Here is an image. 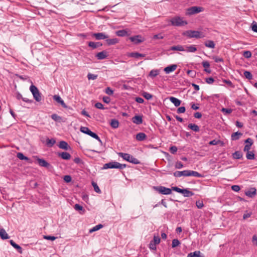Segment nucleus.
<instances>
[{"instance_id": "a18cd8bd", "label": "nucleus", "mask_w": 257, "mask_h": 257, "mask_svg": "<svg viewBox=\"0 0 257 257\" xmlns=\"http://www.w3.org/2000/svg\"><path fill=\"white\" fill-rule=\"evenodd\" d=\"M221 112H222L224 114H230L232 112V110L230 108H222L221 110Z\"/></svg>"}, {"instance_id": "e433bc0d", "label": "nucleus", "mask_w": 257, "mask_h": 257, "mask_svg": "<svg viewBox=\"0 0 257 257\" xmlns=\"http://www.w3.org/2000/svg\"><path fill=\"white\" fill-rule=\"evenodd\" d=\"M246 157L248 160H253L254 159V154L252 151L246 152Z\"/></svg>"}, {"instance_id": "aec40b11", "label": "nucleus", "mask_w": 257, "mask_h": 257, "mask_svg": "<svg viewBox=\"0 0 257 257\" xmlns=\"http://www.w3.org/2000/svg\"><path fill=\"white\" fill-rule=\"evenodd\" d=\"M169 100L176 107L179 106L181 102V100L174 97H170Z\"/></svg>"}, {"instance_id": "5fc2aeb1", "label": "nucleus", "mask_w": 257, "mask_h": 257, "mask_svg": "<svg viewBox=\"0 0 257 257\" xmlns=\"http://www.w3.org/2000/svg\"><path fill=\"white\" fill-rule=\"evenodd\" d=\"M63 179L66 183H69L72 180L71 177L70 175L64 176Z\"/></svg>"}, {"instance_id": "bf43d9fd", "label": "nucleus", "mask_w": 257, "mask_h": 257, "mask_svg": "<svg viewBox=\"0 0 257 257\" xmlns=\"http://www.w3.org/2000/svg\"><path fill=\"white\" fill-rule=\"evenodd\" d=\"M231 189L235 192H238L240 190V188L238 185H234L231 186Z\"/></svg>"}, {"instance_id": "393cba45", "label": "nucleus", "mask_w": 257, "mask_h": 257, "mask_svg": "<svg viewBox=\"0 0 257 257\" xmlns=\"http://www.w3.org/2000/svg\"><path fill=\"white\" fill-rule=\"evenodd\" d=\"M59 147L65 150H68L70 148L67 143L63 141H62L59 143Z\"/></svg>"}, {"instance_id": "c85d7f7f", "label": "nucleus", "mask_w": 257, "mask_h": 257, "mask_svg": "<svg viewBox=\"0 0 257 257\" xmlns=\"http://www.w3.org/2000/svg\"><path fill=\"white\" fill-rule=\"evenodd\" d=\"M182 195L186 197H189L194 195V193L192 191H189L188 189H184Z\"/></svg>"}, {"instance_id": "7c9ffc66", "label": "nucleus", "mask_w": 257, "mask_h": 257, "mask_svg": "<svg viewBox=\"0 0 257 257\" xmlns=\"http://www.w3.org/2000/svg\"><path fill=\"white\" fill-rule=\"evenodd\" d=\"M107 44L108 45H114L118 43L119 41L117 38L108 39L106 40Z\"/></svg>"}, {"instance_id": "7ed1b4c3", "label": "nucleus", "mask_w": 257, "mask_h": 257, "mask_svg": "<svg viewBox=\"0 0 257 257\" xmlns=\"http://www.w3.org/2000/svg\"><path fill=\"white\" fill-rule=\"evenodd\" d=\"M118 155L119 157L123 158V160L132 163L134 164L137 165L140 164V162L137 159L134 157L133 156L127 154V153H118Z\"/></svg>"}, {"instance_id": "f257e3e1", "label": "nucleus", "mask_w": 257, "mask_h": 257, "mask_svg": "<svg viewBox=\"0 0 257 257\" xmlns=\"http://www.w3.org/2000/svg\"><path fill=\"white\" fill-rule=\"evenodd\" d=\"M173 175L175 177H180L181 176L188 177L194 176L196 177H203V175L194 171L186 170L182 171H176L173 173Z\"/></svg>"}, {"instance_id": "5701e85b", "label": "nucleus", "mask_w": 257, "mask_h": 257, "mask_svg": "<svg viewBox=\"0 0 257 257\" xmlns=\"http://www.w3.org/2000/svg\"><path fill=\"white\" fill-rule=\"evenodd\" d=\"M10 244L16 249H17L18 251L22 253L23 252V250L22 247L18 244H17L16 243H15L13 240H11L10 241Z\"/></svg>"}, {"instance_id": "680f3d73", "label": "nucleus", "mask_w": 257, "mask_h": 257, "mask_svg": "<svg viewBox=\"0 0 257 257\" xmlns=\"http://www.w3.org/2000/svg\"><path fill=\"white\" fill-rule=\"evenodd\" d=\"M74 208L77 211H82L83 210V207L78 204H76L74 205Z\"/></svg>"}, {"instance_id": "412c9836", "label": "nucleus", "mask_w": 257, "mask_h": 257, "mask_svg": "<svg viewBox=\"0 0 257 257\" xmlns=\"http://www.w3.org/2000/svg\"><path fill=\"white\" fill-rule=\"evenodd\" d=\"M170 50H172V51H184L185 48H184V46L178 45L172 46L170 48Z\"/></svg>"}, {"instance_id": "b1692460", "label": "nucleus", "mask_w": 257, "mask_h": 257, "mask_svg": "<svg viewBox=\"0 0 257 257\" xmlns=\"http://www.w3.org/2000/svg\"><path fill=\"white\" fill-rule=\"evenodd\" d=\"M147 138L146 135L144 133H139L136 135V139L139 141H143Z\"/></svg>"}, {"instance_id": "6ab92c4d", "label": "nucleus", "mask_w": 257, "mask_h": 257, "mask_svg": "<svg viewBox=\"0 0 257 257\" xmlns=\"http://www.w3.org/2000/svg\"><path fill=\"white\" fill-rule=\"evenodd\" d=\"M58 156L62 159L66 160H69L71 158L70 154L68 152H62L58 154Z\"/></svg>"}, {"instance_id": "4c0bfd02", "label": "nucleus", "mask_w": 257, "mask_h": 257, "mask_svg": "<svg viewBox=\"0 0 257 257\" xmlns=\"http://www.w3.org/2000/svg\"><path fill=\"white\" fill-rule=\"evenodd\" d=\"M200 251H195L193 252L189 253L187 257H200Z\"/></svg>"}, {"instance_id": "774afa93", "label": "nucleus", "mask_w": 257, "mask_h": 257, "mask_svg": "<svg viewBox=\"0 0 257 257\" xmlns=\"http://www.w3.org/2000/svg\"><path fill=\"white\" fill-rule=\"evenodd\" d=\"M251 29L253 32L257 33V23H253L251 26Z\"/></svg>"}, {"instance_id": "39448f33", "label": "nucleus", "mask_w": 257, "mask_h": 257, "mask_svg": "<svg viewBox=\"0 0 257 257\" xmlns=\"http://www.w3.org/2000/svg\"><path fill=\"white\" fill-rule=\"evenodd\" d=\"M80 130L82 133L91 136V137L98 140L100 143H102V141L98 135L96 134L91 132L87 127L81 126L80 128Z\"/></svg>"}, {"instance_id": "4be33fe9", "label": "nucleus", "mask_w": 257, "mask_h": 257, "mask_svg": "<svg viewBox=\"0 0 257 257\" xmlns=\"http://www.w3.org/2000/svg\"><path fill=\"white\" fill-rule=\"evenodd\" d=\"M0 236L3 239H6L10 238V236L6 232V230L3 228H0Z\"/></svg>"}, {"instance_id": "ddd939ff", "label": "nucleus", "mask_w": 257, "mask_h": 257, "mask_svg": "<svg viewBox=\"0 0 257 257\" xmlns=\"http://www.w3.org/2000/svg\"><path fill=\"white\" fill-rule=\"evenodd\" d=\"M177 67V65L176 64H173L169 65L164 68V71L166 72L167 74H169L171 72H173L175 71Z\"/></svg>"}, {"instance_id": "13d9d810", "label": "nucleus", "mask_w": 257, "mask_h": 257, "mask_svg": "<svg viewBox=\"0 0 257 257\" xmlns=\"http://www.w3.org/2000/svg\"><path fill=\"white\" fill-rule=\"evenodd\" d=\"M43 237L45 239L51 240H54L56 238V237L50 235H44Z\"/></svg>"}, {"instance_id": "338daca9", "label": "nucleus", "mask_w": 257, "mask_h": 257, "mask_svg": "<svg viewBox=\"0 0 257 257\" xmlns=\"http://www.w3.org/2000/svg\"><path fill=\"white\" fill-rule=\"evenodd\" d=\"M156 244L154 243H153V241H151L149 244V248L152 250H156Z\"/></svg>"}, {"instance_id": "4d7b16f0", "label": "nucleus", "mask_w": 257, "mask_h": 257, "mask_svg": "<svg viewBox=\"0 0 257 257\" xmlns=\"http://www.w3.org/2000/svg\"><path fill=\"white\" fill-rule=\"evenodd\" d=\"M186 108L184 106H181L177 109V112L178 113H182L185 112Z\"/></svg>"}, {"instance_id": "052dcab7", "label": "nucleus", "mask_w": 257, "mask_h": 257, "mask_svg": "<svg viewBox=\"0 0 257 257\" xmlns=\"http://www.w3.org/2000/svg\"><path fill=\"white\" fill-rule=\"evenodd\" d=\"M95 106L98 109H104L103 105L100 102H97L95 104Z\"/></svg>"}, {"instance_id": "c03bdc74", "label": "nucleus", "mask_w": 257, "mask_h": 257, "mask_svg": "<svg viewBox=\"0 0 257 257\" xmlns=\"http://www.w3.org/2000/svg\"><path fill=\"white\" fill-rule=\"evenodd\" d=\"M244 76L245 77L249 80L252 78V75L251 73L248 71H245L244 72Z\"/></svg>"}, {"instance_id": "9d476101", "label": "nucleus", "mask_w": 257, "mask_h": 257, "mask_svg": "<svg viewBox=\"0 0 257 257\" xmlns=\"http://www.w3.org/2000/svg\"><path fill=\"white\" fill-rule=\"evenodd\" d=\"M202 9L201 7H192L187 9V14L189 15L197 14L201 12Z\"/></svg>"}, {"instance_id": "69168bd1", "label": "nucleus", "mask_w": 257, "mask_h": 257, "mask_svg": "<svg viewBox=\"0 0 257 257\" xmlns=\"http://www.w3.org/2000/svg\"><path fill=\"white\" fill-rule=\"evenodd\" d=\"M252 214V213L251 212H245L243 215V219H247V218L250 217L251 215Z\"/></svg>"}, {"instance_id": "ea45409f", "label": "nucleus", "mask_w": 257, "mask_h": 257, "mask_svg": "<svg viewBox=\"0 0 257 257\" xmlns=\"http://www.w3.org/2000/svg\"><path fill=\"white\" fill-rule=\"evenodd\" d=\"M142 95L147 100H150V99H152L153 97V95L151 94H150L147 92H145V91H144L142 93Z\"/></svg>"}, {"instance_id": "473e14b6", "label": "nucleus", "mask_w": 257, "mask_h": 257, "mask_svg": "<svg viewBox=\"0 0 257 257\" xmlns=\"http://www.w3.org/2000/svg\"><path fill=\"white\" fill-rule=\"evenodd\" d=\"M88 46L90 47H92L93 49L96 48L98 47L102 46V44H100L99 42H89L88 43Z\"/></svg>"}, {"instance_id": "f8f14e48", "label": "nucleus", "mask_w": 257, "mask_h": 257, "mask_svg": "<svg viewBox=\"0 0 257 257\" xmlns=\"http://www.w3.org/2000/svg\"><path fill=\"white\" fill-rule=\"evenodd\" d=\"M38 163L40 166L44 167L47 168H49L51 166L50 164L46 161L43 159L38 158L37 159Z\"/></svg>"}, {"instance_id": "f03ea898", "label": "nucleus", "mask_w": 257, "mask_h": 257, "mask_svg": "<svg viewBox=\"0 0 257 257\" xmlns=\"http://www.w3.org/2000/svg\"><path fill=\"white\" fill-rule=\"evenodd\" d=\"M126 166L125 164H122L117 162L112 161L105 164L103 165V169H118L121 170L125 168Z\"/></svg>"}, {"instance_id": "20e7f679", "label": "nucleus", "mask_w": 257, "mask_h": 257, "mask_svg": "<svg viewBox=\"0 0 257 257\" xmlns=\"http://www.w3.org/2000/svg\"><path fill=\"white\" fill-rule=\"evenodd\" d=\"M30 90L35 100L37 102L41 101L42 100L41 94L40 93L37 87L34 85H31L30 87Z\"/></svg>"}, {"instance_id": "c756f323", "label": "nucleus", "mask_w": 257, "mask_h": 257, "mask_svg": "<svg viewBox=\"0 0 257 257\" xmlns=\"http://www.w3.org/2000/svg\"><path fill=\"white\" fill-rule=\"evenodd\" d=\"M188 127L195 132H198L200 130L199 127L194 123H189Z\"/></svg>"}, {"instance_id": "a211bd4d", "label": "nucleus", "mask_w": 257, "mask_h": 257, "mask_svg": "<svg viewBox=\"0 0 257 257\" xmlns=\"http://www.w3.org/2000/svg\"><path fill=\"white\" fill-rule=\"evenodd\" d=\"M107 52L105 51L98 53L96 56L98 60H103L107 57Z\"/></svg>"}, {"instance_id": "0eeeda50", "label": "nucleus", "mask_w": 257, "mask_h": 257, "mask_svg": "<svg viewBox=\"0 0 257 257\" xmlns=\"http://www.w3.org/2000/svg\"><path fill=\"white\" fill-rule=\"evenodd\" d=\"M156 191H157L159 193L164 194V195H169L171 194L172 193V189H170L168 188H166L164 186H159L155 187Z\"/></svg>"}, {"instance_id": "6e6d98bb", "label": "nucleus", "mask_w": 257, "mask_h": 257, "mask_svg": "<svg viewBox=\"0 0 257 257\" xmlns=\"http://www.w3.org/2000/svg\"><path fill=\"white\" fill-rule=\"evenodd\" d=\"M175 168L178 169H180L183 167V165L182 163L181 162H177L175 165Z\"/></svg>"}, {"instance_id": "3c124183", "label": "nucleus", "mask_w": 257, "mask_h": 257, "mask_svg": "<svg viewBox=\"0 0 257 257\" xmlns=\"http://www.w3.org/2000/svg\"><path fill=\"white\" fill-rule=\"evenodd\" d=\"M97 75L91 73H89L87 75V78L89 80H95L97 78Z\"/></svg>"}, {"instance_id": "e2e57ef3", "label": "nucleus", "mask_w": 257, "mask_h": 257, "mask_svg": "<svg viewBox=\"0 0 257 257\" xmlns=\"http://www.w3.org/2000/svg\"><path fill=\"white\" fill-rule=\"evenodd\" d=\"M170 151L172 154H174L177 151V148L176 146H172L170 148Z\"/></svg>"}, {"instance_id": "58836bf2", "label": "nucleus", "mask_w": 257, "mask_h": 257, "mask_svg": "<svg viewBox=\"0 0 257 257\" xmlns=\"http://www.w3.org/2000/svg\"><path fill=\"white\" fill-rule=\"evenodd\" d=\"M102 227H103V225L102 224H98V225L94 226L91 229H90L89 230V232L92 233L93 232L96 231L100 229V228H101Z\"/></svg>"}, {"instance_id": "09e8293b", "label": "nucleus", "mask_w": 257, "mask_h": 257, "mask_svg": "<svg viewBox=\"0 0 257 257\" xmlns=\"http://www.w3.org/2000/svg\"><path fill=\"white\" fill-rule=\"evenodd\" d=\"M172 190L181 193L182 194H183V191L184 190V189H181L178 187H172Z\"/></svg>"}, {"instance_id": "c9c22d12", "label": "nucleus", "mask_w": 257, "mask_h": 257, "mask_svg": "<svg viewBox=\"0 0 257 257\" xmlns=\"http://www.w3.org/2000/svg\"><path fill=\"white\" fill-rule=\"evenodd\" d=\"M205 46L208 48H214L215 47V44L213 41L209 40L206 41L205 44Z\"/></svg>"}, {"instance_id": "864d4df0", "label": "nucleus", "mask_w": 257, "mask_h": 257, "mask_svg": "<svg viewBox=\"0 0 257 257\" xmlns=\"http://www.w3.org/2000/svg\"><path fill=\"white\" fill-rule=\"evenodd\" d=\"M243 55L246 58H249L251 56V53L249 51H245L243 52Z\"/></svg>"}, {"instance_id": "9b49d317", "label": "nucleus", "mask_w": 257, "mask_h": 257, "mask_svg": "<svg viewBox=\"0 0 257 257\" xmlns=\"http://www.w3.org/2000/svg\"><path fill=\"white\" fill-rule=\"evenodd\" d=\"M53 99L57 101L58 103H60L64 108H67V106L63 100L62 99L61 97L58 95H54L53 96Z\"/></svg>"}, {"instance_id": "1a4fd4ad", "label": "nucleus", "mask_w": 257, "mask_h": 257, "mask_svg": "<svg viewBox=\"0 0 257 257\" xmlns=\"http://www.w3.org/2000/svg\"><path fill=\"white\" fill-rule=\"evenodd\" d=\"M186 35L189 38H200V33L196 31H187L185 33Z\"/></svg>"}, {"instance_id": "8fccbe9b", "label": "nucleus", "mask_w": 257, "mask_h": 257, "mask_svg": "<svg viewBox=\"0 0 257 257\" xmlns=\"http://www.w3.org/2000/svg\"><path fill=\"white\" fill-rule=\"evenodd\" d=\"M105 92L109 95H111L113 93V90L109 87H108L105 89Z\"/></svg>"}, {"instance_id": "4468645a", "label": "nucleus", "mask_w": 257, "mask_h": 257, "mask_svg": "<svg viewBox=\"0 0 257 257\" xmlns=\"http://www.w3.org/2000/svg\"><path fill=\"white\" fill-rule=\"evenodd\" d=\"M256 194V190L255 188H251L245 192V194L251 198H252Z\"/></svg>"}, {"instance_id": "423d86ee", "label": "nucleus", "mask_w": 257, "mask_h": 257, "mask_svg": "<svg viewBox=\"0 0 257 257\" xmlns=\"http://www.w3.org/2000/svg\"><path fill=\"white\" fill-rule=\"evenodd\" d=\"M171 25L174 26H182L187 24L186 21H183L180 17H175L171 19L170 20Z\"/></svg>"}, {"instance_id": "2f4dec72", "label": "nucleus", "mask_w": 257, "mask_h": 257, "mask_svg": "<svg viewBox=\"0 0 257 257\" xmlns=\"http://www.w3.org/2000/svg\"><path fill=\"white\" fill-rule=\"evenodd\" d=\"M56 143V141L54 139H49L48 138L46 140V145L48 147H52Z\"/></svg>"}, {"instance_id": "dca6fc26", "label": "nucleus", "mask_w": 257, "mask_h": 257, "mask_svg": "<svg viewBox=\"0 0 257 257\" xmlns=\"http://www.w3.org/2000/svg\"><path fill=\"white\" fill-rule=\"evenodd\" d=\"M132 121L137 124H140L143 123L142 116L135 115L132 118Z\"/></svg>"}, {"instance_id": "de8ad7c7", "label": "nucleus", "mask_w": 257, "mask_h": 257, "mask_svg": "<svg viewBox=\"0 0 257 257\" xmlns=\"http://www.w3.org/2000/svg\"><path fill=\"white\" fill-rule=\"evenodd\" d=\"M180 244L179 240L177 239H174L172 240V247H175L178 246Z\"/></svg>"}, {"instance_id": "f704fd0d", "label": "nucleus", "mask_w": 257, "mask_h": 257, "mask_svg": "<svg viewBox=\"0 0 257 257\" xmlns=\"http://www.w3.org/2000/svg\"><path fill=\"white\" fill-rule=\"evenodd\" d=\"M232 157L235 159H239L242 157V154L239 151H236L232 154Z\"/></svg>"}, {"instance_id": "f3484780", "label": "nucleus", "mask_w": 257, "mask_h": 257, "mask_svg": "<svg viewBox=\"0 0 257 257\" xmlns=\"http://www.w3.org/2000/svg\"><path fill=\"white\" fill-rule=\"evenodd\" d=\"M93 36L96 38L97 40H103L107 38L108 36L105 35L103 33H94Z\"/></svg>"}, {"instance_id": "79ce46f5", "label": "nucleus", "mask_w": 257, "mask_h": 257, "mask_svg": "<svg viewBox=\"0 0 257 257\" xmlns=\"http://www.w3.org/2000/svg\"><path fill=\"white\" fill-rule=\"evenodd\" d=\"M17 157L21 160H28L29 158L26 156H25L23 153H18L17 155Z\"/></svg>"}, {"instance_id": "49530a36", "label": "nucleus", "mask_w": 257, "mask_h": 257, "mask_svg": "<svg viewBox=\"0 0 257 257\" xmlns=\"http://www.w3.org/2000/svg\"><path fill=\"white\" fill-rule=\"evenodd\" d=\"M92 185L94 188V191L96 192L99 193L101 192L100 189H99V187L98 186V185H97V184L96 183H95L94 182H92Z\"/></svg>"}, {"instance_id": "cd10ccee", "label": "nucleus", "mask_w": 257, "mask_h": 257, "mask_svg": "<svg viewBox=\"0 0 257 257\" xmlns=\"http://www.w3.org/2000/svg\"><path fill=\"white\" fill-rule=\"evenodd\" d=\"M242 134L239 132H235L231 135V140L233 141L238 140Z\"/></svg>"}, {"instance_id": "6e6552de", "label": "nucleus", "mask_w": 257, "mask_h": 257, "mask_svg": "<svg viewBox=\"0 0 257 257\" xmlns=\"http://www.w3.org/2000/svg\"><path fill=\"white\" fill-rule=\"evenodd\" d=\"M130 41L133 42L135 44H139L145 41V38L141 35H138L129 38Z\"/></svg>"}, {"instance_id": "72a5a7b5", "label": "nucleus", "mask_w": 257, "mask_h": 257, "mask_svg": "<svg viewBox=\"0 0 257 257\" xmlns=\"http://www.w3.org/2000/svg\"><path fill=\"white\" fill-rule=\"evenodd\" d=\"M110 125L112 128H116L119 126V122L117 120L113 119L111 121Z\"/></svg>"}, {"instance_id": "2eb2a0df", "label": "nucleus", "mask_w": 257, "mask_h": 257, "mask_svg": "<svg viewBox=\"0 0 257 257\" xmlns=\"http://www.w3.org/2000/svg\"><path fill=\"white\" fill-rule=\"evenodd\" d=\"M185 48V51L188 53H194L197 51V48L194 45H185L184 46Z\"/></svg>"}, {"instance_id": "a19ab883", "label": "nucleus", "mask_w": 257, "mask_h": 257, "mask_svg": "<svg viewBox=\"0 0 257 257\" xmlns=\"http://www.w3.org/2000/svg\"><path fill=\"white\" fill-rule=\"evenodd\" d=\"M159 70H152L149 73V76L152 77H156L159 74Z\"/></svg>"}, {"instance_id": "0e129e2a", "label": "nucleus", "mask_w": 257, "mask_h": 257, "mask_svg": "<svg viewBox=\"0 0 257 257\" xmlns=\"http://www.w3.org/2000/svg\"><path fill=\"white\" fill-rule=\"evenodd\" d=\"M205 81L207 83H208L209 84H211L214 82V80L212 77H209V78H206Z\"/></svg>"}, {"instance_id": "603ef678", "label": "nucleus", "mask_w": 257, "mask_h": 257, "mask_svg": "<svg viewBox=\"0 0 257 257\" xmlns=\"http://www.w3.org/2000/svg\"><path fill=\"white\" fill-rule=\"evenodd\" d=\"M152 241H153V243H154L156 244H158L160 242V238L158 236H154L153 240Z\"/></svg>"}, {"instance_id": "bb28decb", "label": "nucleus", "mask_w": 257, "mask_h": 257, "mask_svg": "<svg viewBox=\"0 0 257 257\" xmlns=\"http://www.w3.org/2000/svg\"><path fill=\"white\" fill-rule=\"evenodd\" d=\"M116 34L117 36L119 37H124L128 35L127 32L125 30H121L117 31L116 32Z\"/></svg>"}, {"instance_id": "37998d69", "label": "nucleus", "mask_w": 257, "mask_h": 257, "mask_svg": "<svg viewBox=\"0 0 257 257\" xmlns=\"http://www.w3.org/2000/svg\"><path fill=\"white\" fill-rule=\"evenodd\" d=\"M51 118L55 121H58V122H60L61 119H62V118L61 116L58 115L57 114H53L52 115H51Z\"/></svg>"}, {"instance_id": "a878e982", "label": "nucleus", "mask_w": 257, "mask_h": 257, "mask_svg": "<svg viewBox=\"0 0 257 257\" xmlns=\"http://www.w3.org/2000/svg\"><path fill=\"white\" fill-rule=\"evenodd\" d=\"M128 56L131 57L139 58V57H144L145 56V55L139 53L138 52H132L130 53Z\"/></svg>"}]
</instances>
